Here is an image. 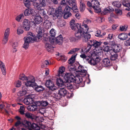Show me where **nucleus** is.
I'll use <instances>...</instances> for the list:
<instances>
[{
  "label": "nucleus",
  "mask_w": 130,
  "mask_h": 130,
  "mask_svg": "<svg viewBox=\"0 0 130 130\" xmlns=\"http://www.w3.org/2000/svg\"><path fill=\"white\" fill-rule=\"evenodd\" d=\"M24 103L27 105L33 104L34 102L33 99L31 95H29L27 96L23 100Z\"/></svg>",
  "instance_id": "14"
},
{
  "label": "nucleus",
  "mask_w": 130,
  "mask_h": 130,
  "mask_svg": "<svg viewBox=\"0 0 130 130\" xmlns=\"http://www.w3.org/2000/svg\"><path fill=\"white\" fill-rule=\"evenodd\" d=\"M34 20L36 23L39 24L42 21L43 19L40 15H36L35 17Z\"/></svg>",
  "instance_id": "24"
},
{
  "label": "nucleus",
  "mask_w": 130,
  "mask_h": 130,
  "mask_svg": "<svg viewBox=\"0 0 130 130\" xmlns=\"http://www.w3.org/2000/svg\"><path fill=\"white\" fill-rule=\"evenodd\" d=\"M82 1H80V10L81 12H83L85 10V4L83 3H82Z\"/></svg>",
  "instance_id": "34"
},
{
  "label": "nucleus",
  "mask_w": 130,
  "mask_h": 130,
  "mask_svg": "<svg viewBox=\"0 0 130 130\" xmlns=\"http://www.w3.org/2000/svg\"><path fill=\"white\" fill-rule=\"evenodd\" d=\"M58 93L57 94H56L55 95V97L57 99V100L60 99L62 97L60 96V95L58 94Z\"/></svg>",
  "instance_id": "60"
},
{
  "label": "nucleus",
  "mask_w": 130,
  "mask_h": 130,
  "mask_svg": "<svg viewBox=\"0 0 130 130\" xmlns=\"http://www.w3.org/2000/svg\"><path fill=\"white\" fill-rule=\"evenodd\" d=\"M74 14L75 16L77 19H80L81 17L80 14L78 13Z\"/></svg>",
  "instance_id": "62"
},
{
  "label": "nucleus",
  "mask_w": 130,
  "mask_h": 130,
  "mask_svg": "<svg viewBox=\"0 0 130 130\" xmlns=\"http://www.w3.org/2000/svg\"><path fill=\"white\" fill-rule=\"evenodd\" d=\"M50 41L52 44L54 45L58 44L59 45H61L63 41L62 36L60 35L56 37L55 39L54 38L50 40Z\"/></svg>",
  "instance_id": "9"
},
{
  "label": "nucleus",
  "mask_w": 130,
  "mask_h": 130,
  "mask_svg": "<svg viewBox=\"0 0 130 130\" xmlns=\"http://www.w3.org/2000/svg\"><path fill=\"white\" fill-rule=\"evenodd\" d=\"M27 89L25 87H23L22 88V90L20 91L18 93V95L20 96H24L27 93Z\"/></svg>",
  "instance_id": "23"
},
{
  "label": "nucleus",
  "mask_w": 130,
  "mask_h": 130,
  "mask_svg": "<svg viewBox=\"0 0 130 130\" xmlns=\"http://www.w3.org/2000/svg\"><path fill=\"white\" fill-rule=\"evenodd\" d=\"M69 77V82H73L76 84H79L82 81V79L80 76L75 77L72 74L68 73Z\"/></svg>",
  "instance_id": "8"
},
{
  "label": "nucleus",
  "mask_w": 130,
  "mask_h": 130,
  "mask_svg": "<svg viewBox=\"0 0 130 130\" xmlns=\"http://www.w3.org/2000/svg\"><path fill=\"white\" fill-rule=\"evenodd\" d=\"M124 45L126 46H130V38H129L124 41Z\"/></svg>",
  "instance_id": "54"
},
{
  "label": "nucleus",
  "mask_w": 130,
  "mask_h": 130,
  "mask_svg": "<svg viewBox=\"0 0 130 130\" xmlns=\"http://www.w3.org/2000/svg\"><path fill=\"white\" fill-rule=\"evenodd\" d=\"M71 9H72V8L68 6H66L64 9V12L69 13H71L70 11Z\"/></svg>",
  "instance_id": "43"
},
{
  "label": "nucleus",
  "mask_w": 130,
  "mask_h": 130,
  "mask_svg": "<svg viewBox=\"0 0 130 130\" xmlns=\"http://www.w3.org/2000/svg\"><path fill=\"white\" fill-rule=\"evenodd\" d=\"M121 50V47L118 45H116L114 48H113V51L115 53L119 52Z\"/></svg>",
  "instance_id": "36"
},
{
  "label": "nucleus",
  "mask_w": 130,
  "mask_h": 130,
  "mask_svg": "<svg viewBox=\"0 0 130 130\" xmlns=\"http://www.w3.org/2000/svg\"><path fill=\"white\" fill-rule=\"evenodd\" d=\"M59 78L56 79V84L59 87H61L64 85V83L69 82L68 73H67L64 75L59 76Z\"/></svg>",
  "instance_id": "6"
},
{
  "label": "nucleus",
  "mask_w": 130,
  "mask_h": 130,
  "mask_svg": "<svg viewBox=\"0 0 130 130\" xmlns=\"http://www.w3.org/2000/svg\"><path fill=\"white\" fill-rule=\"evenodd\" d=\"M50 35L53 37H54L55 35V30L53 28L50 31Z\"/></svg>",
  "instance_id": "49"
},
{
  "label": "nucleus",
  "mask_w": 130,
  "mask_h": 130,
  "mask_svg": "<svg viewBox=\"0 0 130 130\" xmlns=\"http://www.w3.org/2000/svg\"><path fill=\"white\" fill-rule=\"evenodd\" d=\"M65 71V68L63 67H61L59 68L58 71V76H64L63 72Z\"/></svg>",
  "instance_id": "26"
},
{
  "label": "nucleus",
  "mask_w": 130,
  "mask_h": 130,
  "mask_svg": "<svg viewBox=\"0 0 130 130\" xmlns=\"http://www.w3.org/2000/svg\"><path fill=\"white\" fill-rule=\"evenodd\" d=\"M88 39V45L87 47L85 49L84 51L86 53L88 52L90 48L93 46L95 48H97L99 47L102 43L101 41H98L95 40H89Z\"/></svg>",
  "instance_id": "4"
},
{
  "label": "nucleus",
  "mask_w": 130,
  "mask_h": 130,
  "mask_svg": "<svg viewBox=\"0 0 130 130\" xmlns=\"http://www.w3.org/2000/svg\"><path fill=\"white\" fill-rule=\"evenodd\" d=\"M72 15V14L71 13L64 12L63 18L64 19H66L70 17Z\"/></svg>",
  "instance_id": "45"
},
{
  "label": "nucleus",
  "mask_w": 130,
  "mask_h": 130,
  "mask_svg": "<svg viewBox=\"0 0 130 130\" xmlns=\"http://www.w3.org/2000/svg\"><path fill=\"white\" fill-rule=\"evenodd\" d=\"M80 57L90 65L95 66L101 60L100 58L98 55L93 54L91 56H86L84 54H82Z\"/></svg>",
  "instance_id": "2"
},
{
  "label": "nucleus",
  "mask_w": 130,
  "mask_h": 130,
  "mask_svg": "<svg viewBox=\"0 0 130 130\" xmlns=\"http://www.w3.org/2000/svg\"><path fill=\"white\" fill-rule=\"evenodd\" d=\"M127 27L125 26H122L120 27V30L121 31H125L127 29Z\"/></svg>",
  "instance_id": "50"
},
{
  "label": "nucleus",
  "mask_w": 130,
  "mask_h": 130,
  "mask_svg": "<svg viewBox=\"0 0 130 130\" xmlns=\"http://www.w3.org/2000/svg\"><path fill=\"white\" fill-rule=\"evenodd\" d=\"M23 32V30L21 27H19L17 29V33L18 35L22 34Z\"/></svg>",
  "instance_id": "48"
},
{
  "label": "nucleus",
  "mask_w": 130,
  "mask_h": 130,
  "mask_svg": "<svg viewBox=\"0 0 130 130\" xmlns=\"http://www.w3.org/2000/svg\"><path fill=\"white\" fill-rule=\"evenodd\" d=\"M21 82L19 80H18L17 82L16 85V87H19L21 86Z\"/></svg>",
  "instance_id": "61"
},
{
  "label": "nucleus",
  "mask_w": 130,
  "mask_h": 130,
  "mask_svg": "<svg viewBox=\"0 0 130 130\" xmlns=\"http://www.w3.org/2000/svg\"><path fill=\"white\" fill-rule=\"evenodd\" d=\"M102 63L103 66L105 67H109L111 66V63L108 58L104 59L102 61Z\"/></svg>",
  "instance_id": "19"
},
{
  "label": "nucleus",
  "mask_w": 130,
  "mask_h": 130,
  "mask_svg": "<svg viewBox=\"0 0 130 130\" xmlns=\"http://www.w3.org/2000/svg\"><path fill=\"white\" fill-rule=\"evenodd\" d=\"M27 108L29 110L32 111L36 110L37 109L33 103L32 105L28 106Z\"/></svg>",
  "instance_id": "32"
},
{
  "label": "nucleus",
  "mask_w": 130,
  "mask_h": 130,
  "mask_svg": "<svg viewBox=\"0 0 130 130\" xmlns=\"http://www.w3.org/2000/svg\"><path fill=\"white\" fill-rule=\"evenodd\" d=\"M44 32V29L43 27H39L38 30V34L37 35V38L39 39H42V37L43 38V40L45 41H48V34L47 33H45Z\"/></svg>",
  "instance_id": "7"
},
{
  "label": "nucleus",
  "mask_w": 130,
  "mask_h": 130,
  "mask_svg": "<svg viewBox=\"0 0 130 130\" xmlns=\"http://www.w3.org/2000/svg\"><path fill=\"white\" fill-rule=\"evenodd\" d=\"M112 4L115 7L119 8L121 5V2L118 1H115L112 2Z\"/></svg>",
  "instance_id": "33"
},
{
  "label": "nucleus",
  "mask_w": 130,
  "mask_h": 130,
  "mask_svg": "<svg viewBox=\"0 0 130 130\" xmlns=\"http://www.w3.org/2000/svg\"><path fill=\"white\" fill-rule=\"evenodd\" d=\"M77 54H76L74 55H73L68 61V62L69 64H72L74 62L75 58Z\"/></svg>",
  "instance_id": "29"
},
{
  "label": "nucleus",
  "mask_w": 130,
  "mask_h": 130,
  "mask_svg": "<svg viewBox=\"0 0 130 130\" xmlns=\"http://www.w3.org/2000/svg\"><path fill=\"white\" fill-rule=\"evenodd\" d=\"M70 23V27L72 30H75L77 29H78L75 33V37L72 36L70 38L71 42H77L82 38L83 42H87L88 39L90 38V34L87 33L89 28L87 25H81L78 23L75 25V21L74 20H71Z\"/></svg>",
  "instance_id": "1"
},
{
  "label": "nucleus",
  "mask_w": 130,
  "mask_h": 130,
  "mask_svg": "<svg viewBox=\"0 0 130 130\" xmlns=\"http://www.w3.org/2000/svg\"><path fill=\"white\" fill-rule=\"evenodd\" d=\"M45 84L46 87L52 91H53L57 89V87L55 86L53 81L51 80H47Z\"/></svg>",
  "instance_id": "10"
},
{
  "label": "nucleus",
  "mask_w": 130,
  "mask_h": 130,
  "mask_svg": "<svg viewBox=\"0 0 130 130\" xmlns=\"http://www.w3.org/2000/svg\"><path fill=\"white\" fill-rule=\"evenodd\" d=\"M118 38L121 40H124L127 38V34L125 33L120 34L118 35Z\"/></svg>",
  "instance_id": "22"
},
{
  "label": "nucleus",
  "mask_w": 130,
  "mask_h": 130,
  "mask_svg": "<svg viewBox=\"0 0 130 130\" xmlns=\"http://www.w3.org/2000/svg\"><path fill=\"white\" fill-rule=\"evenodd\" d=\"M41 106L45 107L48 105L49 103L47 100L41 101Z\"/></svg>",
  "instance_id": "39"
},
{
  "label": "nucleus",
  "mask_w": 130,
  "mask_h": 130,
  "mask_svg": "<svg viewBox=\"0 0 130 130\" xmlns=\"http://www.w3.org/2000/svg\"><path fill=\"white\" fill-rule=\"evenodd\" d=\"M0 68L3 74L5 75L6 74L5 66L4 63L1 60H0Z\"/></svg>",
  "instance_id": "21"
},
{
  "label": "nucleus",
  "mask_w": 130,
  "mask_h": 130,
  "mask_svg": "<svg viewBox=\"0 0 130 130\" xmlns=\"http://www.w3.org/2000/svg\"><path fill=\"white\" fill-rule=\"evenodd\" d=\"M84 67L82 66L79 64L78 66L76 72H80V74L82 77L85 76L87 73V71L84 69Z\"/></svg>",
  "instance_id": "13"
},
{
  "label": "nucleus",
  "mask_w": 130,
  "mask_h": 130,
  "mask_svg": "<svg viewBox=\"0 0 130 130\" xmlns=\"http://www.w3.org/2000/svg\"><path fill=\"white\" fill-rule=\"evenodd\" d=\"M31 128L35 130H39L40 129L39 126L36 124L33 123L30 127Z\"/></svg>",
  "instance_id": "31"
},
{
  "label": "nucleus",
  "mask_w": 130,
  "mask_h": 130,
  "mask_svg": "<svg viewBox=\"0 0 130 130\" xmlns=\"http://www.w3.org/2000/svg\"><path fill=\"white\" fill-rule=\"evenodd\" d=\"M8 37L4 36V38L2 41V43L3 44H5L7 43L8 41Z\"/></svg>",
  "instance_id": "55"
},
{
  "label": "nucleus",
  "mask_w": 130,
  "mask_h": 130,
  "mask_svg": "<svg viewBox=\"0 0 130 130\" xmlns=\"http://www.w3.org/2000/svg\"><path fill=\"white\" fill-rule=\"evenodd\" d=\"M24 123L28 127H30L32 124L31 122L26 120L24 121Z\"/></svg>",
  "instance_id": "56"
},
{
  "label": "nucleus",
  "mask_w": 130,
  "mask_h": 130,
  "mask_svg": "<svg viewBox=\"0 0 130 130\" xmlns=\"http://www.w3.org/2000/svg\"><path fill=\"white\" fill-rule=\"evenodd\" d=\"M23 17V14H21L19 15L15 19L18 21L19 22Z\"/></svg>",
  "instance_id": "53"
},
{
  "label": "nucleus",
  "mask_w": 130,
  "mask_h": 130,
  "mask_svg": "<svg viewBox=\"0 0 130 130\" xmlns=\"http://www.w3.org/2000/svg\"><path fill=\"white\" fill-rule=\"evenodd\" d=\"M30 23L29 20L25 19L23 22V27L25 30L28 31L30 28Z\"/></svg>",
  "instance_id": "15"
},
{
  "label": "nucleus",
  "mask_w": 130,
  "mask_h": 130,
  "mask_svg": "<svg viewBox=\"0 0 130 130\" xmlns=\"http://www.w3.org/2000/svg\"><path fill=\"white\" fill-rule=\"evenodd\" d=\"M33 88L38 92L43 91L45 90L43 86L41 85H38L36 83L34 87Z\"/></svg>",
  "instance_id": "20"
},
{
  "label": "nucleus",
  "mask_w": 130,
  "mask_h": 130,
  "mask_svg": "<svg viewBox=\"0 0 130 130\" xmlns=\"http://www.w3.org/2000/svg\"><path fill=\"white\" fill-rule=\"evenodd\" d=\"M27 36L25 37L24 38V43L23 45V47L26 50L27 49L30 43H33L37 40V37L31 32H29L27 34Z\"/></svg>",
  "instance_id": "3"
},
{
  "label": "nucleus",
  "mask_w": 130,
  "mask_h": 130,
  "mask_svg": "<svg viewBox=\"0 0 130 130\" xmlns=\"http://www.w3.org/2000/svg\"><path fill=\"white\" fill-rule=\"evenodd\" d=\"M107 8L109 13L114 11L113 9L111 7H109Z\"/></svg>",
  "instance_id": "64"
},
{
  "label": "nucleus",
  "mask_w": 130,
  "mask_h": 130,
  "mask_svg": "<svg viewBox=\"0 0 130 130\" xmlns=\"http://www.w3.org/2000/svg\"><path fill=\"white\" fill-rule=\"evenodd\" d=\"M122 4L125 7L128 8L130 7V2H129L128 1H123Z\"/></svg>",
  "instance_id": "38"
},
{
  "label": "nucleus",
  "mask_w": 130,
  "mask_h": 130,
  "mask_svg": "<svg viewBox=\"0 0 130 130\" xmlns=\"http://www.w3.org/2000/svg\"><path fill=\"white\" fill-rule=\"evenodd\" d=\"M115 11L116 13H117L118 15H121L122 14V11L119 9H116L115 10Z\"/></svg>",
  "instance_id": "59"
},
{
  "label": "nucleus",
  "mask_w": 130,
  "mask_h": 130,
  "mask_svg": "<svg viewBox=\"0 0 130 130\" xmlns=\"http://www.w3.org/2000/svg\"><path fill=\"white\" fill-rule=\"evenodd\" d=\"M10 29L7 28L5 30L4 34V36L8 37L10 33Z\"/></svg>",
  "instance_id": "52"
},
{
  "label": "nucleus",
  "mask_w": 130,
  "mask_h": 130,
  "mask_svg": "<svg viewBox=\"0 0 130 130\" xmlns=\"http://www.w3.org/2000/svg\"><path fill=\"white\" fill-rule=\"evenodd\" d=\"M32 79L31 80L27 81L25 83V85L27 87H32L34 88L36 83H35V79L34 77H32Z\"/></svg>",
  "instance_id": "18"
},
{
  "label": "nucleus",
  "mask_w": 130,
  "mask_h": 130,
  "mask_svg": "<svg viewBox=\"0 0 130 130\" xmlns=\"http://www.w3.org/2000/svg\"><path fill=\"white\" fill-rule=\"evenodd\" d=\"M21 124V122L20 121H17L15 123V125L16 127L19 126Z\"/></svg>",
  "instance_id": "63"
},
{
  "label": "nucleus",
  "mask_w": 130,
  "mask_h": 130,
  "mask_svg": "<svg viewBox=\"0 0 130 130\" xmlns=\"http://www.w3.org/2000/svg\"><path fill=\"white\" fill-rule=\"evenodd\" d=\"M41 101H38L34 102L33 104L37 107H38L41 106Z\"/></svg>",
  "instance_id": "47"
},
{
  "label": "nucleus",
  "mask_w": 130,
  "mask_h": 130,
  "mask_svg": "<svg viewBox=\"0 0 130 130\" xmlns=\"http://www.w3.org/2000/svg\"><path fill=\"white\" fill-rule=\"evenodd\" d=\"M45 47L47 51L49 52H51V50L53 49L54 47L50 44L46 43L45 44Z\"/></svg>",
  "instance_id": "28"
},
{
  "label": "nucleus",
  "mask_w": 130,
  "mask_h": 130,
  "mask_svg": "<svg viewBox=\"0 0 130 130\" xmlns=\"http://www.w3.org/2000/svg\"><path fill=\"white\" fill-rule=\"evenodd\" d=\"M109 13V10H108L107 8L104 9L103 11H102V12H101V14H106L107 13Z\"/></svg>",
  "instance_id": "57"
},
{
  "label": "nucleus",
  "mask_w": 130,
  "mask_h": 130,
  "mask_svg": "<svg viewBox=\"0 0 130 130\" xmlns=\"http://www.w3.org/2000/svg\"><path fill=\"white\" fill-rule=\"evenodd\" d=\"M32 12V11L31 10L28 8L25 10L24 14L25 16H28Z\"/></svg>",
  "instance_id": "35"
},
{
  "label": "nucleus",
  "mask_w": 130,
  "mask_h": 130,
  "mask_svg": "<svg viewBox=\"0 0 130 130\" xmlns=\"http://www.w3.org/2000/svg\"><path fill=\"white\" fill-rule=\"evenodd\" d=\"M25 116L27 118L31 120L32 121H35L37 118L36 116L28 112L25 113Z\"/></svg>",
  "instance_id": "17"
},
{
  "label": "nucleus",
  "mask_w": 130,
  "mask_h": 130,
  "mask_svg": "<svg viewBox=\"0 0 130 130\" xmlns=\"http://www.w3.org/2000/svg\"><path fill=\"white\" fill-rule=\"evenodd\" d=\"M102 46V49L104 51L107 52L109 51L110 47L109 46L103 45Z\"/></svg>",
  "instance_id": "46"
},
{
  "label": "nucleus",
  "mask_w": 130,
  "mask_h": 130,
  "mask_svg": "<svg viewBox=\"0 0 130 130\" xmlns=\"http://www.w3.org/2000/svg\"><path fill=\"white\" fill-rule=\"evenodd\" d=\"M93 8L95 12L96 13H99L101 11V8L99 6L97 7L93 6Z\"/></svg>",
  "instance_id": "41"
},
{
  "label": "nucleus",
  "mask_w": 130,
  "mask_h": 130,
  "mask_svg": "<svg viewBox=\"0 0 130 130\" xmlns=\"http://www.w3.org/2000/svg\"><path fill=\"white\" fill-rule=\"evenodd\" d=\"M24 3L25 6L27 8H29L30 6V1H24Z\"/></svg>",
  "instance_id": "44"
},
{
  "label": "nucleus",
  "mask_w": 130,
  "mask_h": 130,
  "mask_svg": "<svg viewBox=\"0 0 130 130\" xmlns=\"http://www.w3.org/2000/svg\"><path fill=\"white\" fill-rule=\"evenodd\" d=\"M71 82H67L66 83L67 84L66 85L67 89L70 90L71 91L72 90H73L74 89L73 85L71 83Z\"/></svg>",
  "instance_id": "27"
},
{
  "label": "nucleus",
  "mask_w": 130,
  "mask_h": 130,
  "mask_svg": "<svg viewBox=\"0 0 130 130\" xmlns=\"http://www.w3.org/2000/svg\"><path fill=\"white\" fill-rule=\"evenodd\" d=\"M79 48H73L70 50L68 53V54H72L76 52L79 51Z\"/></svg>",
  "instance_id": "42"
},
{
  "label": "nucleus",
  "mask_w": 130,
  "mask_h": 130,
  "mask_svg": "<svg viewBox=\"0 0 130 130\" xmlns=\"http://www.w3.org/2000/svg\"><path fill=\"white\" fill-rule=\"evenodd\" d=\"M92 8H93V6L97 7L100 5V2L98 1H92Z\"/></svg>",
  "instance_id": "40"
},
{
  "label": "nucleus",
  "mask_w": 130,
  "mask_h": 130,
  "mask_svg": "<svg viewBox=\"0 0 130 130\" xmlns=\"http://www.w3.org/2000/svg\"><path fill=\"white\" fill-rule=\"evenodd\" d=\"M118 57L117 54L115 53L113 54H111L110 59L111 61H115L117 59Z\"/></svg>",
  "instance_id": "30"
},
{
  "label": "nucleus",
  "mask_w": 130,
  "mask_h": 130,
  "mask_svg": "<svg viewBox=\"0 0 130 130\" xmlns=\"http://www.w3.org/2000/svg\"><path fill=\"white\" fill-rule=\"evenodd\" d=\"M58 94L61 96L62 97H64L67 95L68 91L64 88H60L58 90Z\"/></svg>",
  "instance_id": "16"
},
{
  "label": "nucleus",
  "mask_w": 130,
  "mask_h": 130,
  "mask_svg": "<svg viewBox=\"0 0 130 130\" xmlns=\"http://www.w3.org/2000/svg\"><path fill=\"white\" fill-rule=\"evenodd\" d=\"M43 25L46 29H48L51 27V23L48 20H46L44 21Z\"/></svg>",
  "instance_id": "25"
},
{
  "label": "nucleus",
  "mask_w": 130,
  "mask_h": 130,
  "mask_svg": "<svg viewBox=\"0 0 130 130\" xmlns=\"http://www.w3.org/2000/svg\"><path fill=\"white\" fill-rule=\"evenodd\" d=\"M40 10H41L40 14H41L42 15H43L46 18H47L48 17L47 15H46V12L43 9Z\"/></svg>",
  "instance_id": "51"
},
{
  "label": "nucleus",
  "mask_w": 130,
  "mask_h": 130,
  "mask_svg": "<svg viewBox=\"0 0 130 130\" xmlns=\"http://www.w3.org/2000/svg\"><path fill=\"white\" fill-rule=\"evenodd\" d=\"M47 2L45 1H40L39 3H35L36 8L39 10L42 9V7H44L46 6Z\"/></svg>",
  "instance_id": "12"
},
{
  "label": "nucleus",
  "mask_w": 130,
  "mask_h": 130,
  "mask_svg": "<svg viewBox=\"0 0 130 130\" xmlns=\"http://www.w3.org/2000/svg\"><path fill=\"white\" fill-rule=\"evenodd\" d=\"M101 33V31L100 30H98L95 33V35L97 37H101L102 35L100 34Z\"/></svg>",
  "instance_id": "58"
},
{
  "label": "nucleus",
  "mask_w": 130,
  "mask_h": 130,
  "mask_svg": "<svg viewBox=\"0 0 130 130\" xmlns=\"http://www.w3.org/2000/svg\"><path fill=\"white\" fill-rule=\"evenodd\" d=\"M75 1H66V2H68L69 5L71 6H72V9L73 12L76 13L79 12L78 8L76 4Z\"/></svg>",
  "instance_id": "11"
},
{
  "label": "nucleus",
  "mask_w": 130,
  "mask_h": 130,
  "mask_svg": "<svg viewBox=\"0 0 130 130\" xmlns=\"http://www.w3.org/2000/svg\"><path fill=\"white\" fill-rule=\"evenodd\" d=\"M19 79L23 80H28V77L23 74H21L20 75Z\"/></svg>",
  "instance_id": "37"
},
{
  "label": "nucleus",
  "mask_w": 130,
  "mask_h": 130,
  "mask_svg": "<svg viewBox=\"0 0 130 130\" xmlns=\"http://www.w3.org/2000/svg\"><path fill=\"white\" fill-rule=\"evenodd\" d=\"M61 8L60 9L56 10L54 13L55 9L53 7H49L48 11V13L50 14L53 15L55 19L58 18L60 19L62 17L63 13Z\"/></svg>",
  "instance_id": "5"
}]
</instances>
